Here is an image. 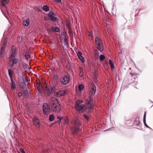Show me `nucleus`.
<instances>
[{
  "label": "nucleus",
  "mask_w": 153,
  "mask_h": 153,
  "mask_svg": "<svg viewBox=\"0 0 153 153\" xmlns=\"http://www.w3.org/2000/svg\"><path fill=\"white\" fill-rule=\"evenodd\" d=\"M52 110L55 112L59 113L61 111L60 105L58 101L55 98L52 99L50 101Z\"/></svg>",
  "instance_id": "f257e3e1"
},
{
  "label": "nucleus",
  "mask_w": 153,
  "mask_h": 153,
  "mask_svg": "<svg viewBox=\"0 0 153 153\" xmlns=\"http://www.w3.org/2000/svg\"><path fill=\"white\" fill-rule=\"evenodd\" d=\"M81 125H74L73 126H70L71 132L73 135L80 133L82 131V127Z\"/></svg>",
  "instance_id": "f03ea898"
},
{
  "label": "nucleus",
  "mask_w": 153,
  "mask_h": 153,
  "mask_svg": "<svg viewBox=\"0 0 153 153\" xmlns=\"http://www.w3.org/2000/svg\"><path fill=\"white\" fill-rule=\"evenodd\" d=\"M95 42L97 48L100 51L103 50V45L100 37H96L95 38Z\"/></svg>",
  "instance_id": "7ed1b4c3"
},
{
  "label": "nucleus",
  "mask_w": 153,
  "mask_h": 153,
  "mask_svg": "<svg viewBox=\"0 0 153 153\" xmlns=\"http://www.w3.org/2000/svg\"><path fill=\"white\" fill-rule=\"evenodd\" d=\"M43 114L46 115H48L51 112L50 106L47 103H44L42 105Z\"/></svg>",
  "instance_id": "20e7f679"
},
{
  "label": "nucleus",
  "mask_w": 153,
  "mask_h": 153,
  "mask_svg": "<svg viewBox=\"0 0 153 153\" xmlns=\"http://www.w3.org/2000/svg\"><path fill=\"white\" fill-rule=\"evenodd\" d=\"M57 118L59 120H58V123L60 124L61 123L62 124H67L68 122V120L67 117H58Z\"/></svg>",
  "instance_id": "39448f33"
},
{
  "label": "nucleus",
  "mask_w": 153,
  "mask_h": 153,
  "mask_svg": "<svg viewBox=\"0 0 153 153\" xmlns=\"http://www.w3.org/2000/svg\"><path fill=\"white\" fill-rule=\"evenodd\" d=\"M19 84L20 87L22 89L24 93L27 94L28 91L27 85L24 79H23L22 81L19 83Z\"/></svg>",
  "instance_id": "423d86ee"
},
{
  "label": "nucleus",
  "mask_w": 153,
  "mask_h": 153,
  "mask_svg": "<svg viewBox=\"0 0 153 153\" xmlns=\"http://www.w3.org/2000/svg\"><path fill=\"white\" fill-rule=\"evenodd\" d=\"M59 80L62 84L65 85L69 82L70 78L68 76L65 75L63 77L60 78Z\"/></svg>",
  "instance_id": "0eeeda50"
},
{
  "label": "nucleus",
  "mask_w": 153,
  "mask_h": 153,
  "mask_svg": "<svg viewBox=\"0 0 153 153\" xmlns=\"http://www.w3.org/2000/svg\"><path fill=\"white\" fill-rule=\"evenodd\" d=\"M55 14L52 11L49 12L48 14V16L49 17L48 19L52 21L53 22H55L57 20V18L55 17Z\"/></svg>",
  "instance_id": "6e6552de"
},
{
  "label": "nucleus",
  "mask_w": 153,
  "mask_h": 153,
  "mask_svg": "<svg viewBox=\"0 0 153 153\" xmlns=\"http://www.w3.org/2000/svg\"><path fill=\"white\" fill-rule=\"evenodd\" d=\"M90 94L91 95H94L96 91V87L94 85V83L91 82L90 83Z\"/></svg>",
  "instance_id": "1a4fd4ad"
},
{
  "label": "nucleus",
  "mask_w": 153,
  "mask_h": 153,
  "mask_svg": "<svg viewBox=\"0 0 153 153\" xmlns=\"http://www.w3.org/2000/svg\"><path fill=\"white\" fill-rule=\"evenodd\" d=\"M75 106L76 109L79 111L85 110V108L86 107L85 105L78 104L76 102Z\"/></svg>",
  "instance_id": "9d476101"
},
{
  "label": "nucleus",
  "mask_w": 153,
  "mask_h": 153,
  "mask_svg": "<svg viewBox=\"0 0 153 153\" xmlns=\"http://www.w3.org/2000/svg\"><path fill=\"white\" fill-rule=\"evenodd\" d=\"M20 62L21 61L19 59L13 58L10 60L9 64L10 67H12L14 64Z\"/></svg>",
  "instance_id": "9b49d317"
},
{
  "label": "nucleus",
  "mask_w": 153,
  "mask_h": 153,
  "mask_svg": "<svg viewBox=\"0 0 153 153\" xmlns=\"http://www.w3.org/2000/svg\"><path fill=\"white\" fill-rule=\"evenodd\" d=\"M55 87L54 86L46 87V89L47 91V95L48 96H49L50 94L51 93L54 91Z\"/></svg>",
  "instance_id": "f8f14e48"
},
{
  "label": "nucleus",
  "mask_w": 153,
  "mask_h": 153,
  "mask_svg": "<svg viewBox=\"0 0 153 153\" xmlns=\"http://www.w3.org/2000/svg\"><path fill=\"white\" fill-rule=\"evenodd\" d=\"M92 100V98L90 97L87 100V101L86 102V105L90 109H91L93 108L94 107L93 105H91V102Z\"/></svg>",
  "instance_id": "ddd939ff"
},
{
  "label": "nucleus",
  "mask_w": 153,
  "mask_h": 153,
  "mask_svg": "<svg viewBox=\"0 0 153 153\" xmlns=\"http://www.w3.org/2000/svg\"><path fill=\"white\" fill-rule=\"evenodd\" d=\"M16 51V50L15 49H12L11 51L10 55V58H15L17 54Z\"/></svg>",
  "instance_id": "4468645a"
},
{
  "label": "nucleus",
  "mask_w": 153,
  "mask_h": 153,
  "mask_svg": "<svg viewBox=\"0 0 153 153\" xmlns=\"http://www.w3.org/2000/svg\"><path fill=\"white\" fill-rule=\"evenodd\" d=\"M82 54L80 52H79L77 53V56L82 63H84L85 62V59L82 56Z\"/></svg>",
  "instance_id": "2eb2a0df"
},
{
  "label": "nucleus",
  "mask_w": 153,
  "mask_h": 153,
  "mask_svg": "<svg viewBox=\"0 0 153 153\" xmlns=\"http://www.w3.org/2000/svg\"><path fill=\"white\" fill-rule=\"evenodd\" d=\"M24 55L25 59L27 60H28V59H29L30 56L29 51L28 50H24Z\"/></svg>",
  "instance_id": "dca6fc26"
},
{
  "label": "nucleus",
  "mask_w": 153,
  "mask_h": 153,
  "mask_svg": "<svg viewBox=\"0 0 153 153\" xmlns=\"http://www.w3.org/2000/svg\"><path fill=\"white\" fill-rule=\"evenodd\" d=\"M131 127L143 131H144L145 130L143 128V125H131Z\"/></svg>",
  "instance_id": "f3484780"
},
{
  "label": "nucleus",
  "mask_w": 153,
  "mask_h": 153,
  "mask_svg": "<svg viewBox=\"0 0 153 153\" xmlns=\"http://www.w3.org/2000/svg\"><path fill=\"white\" fill-rule=\"evenodd\" d=\"M10 84L11 88L13 90H14L16 89V84L13 78L10 79Z\"/></svg>",
  "instance_id": "a211bd4d"
},
{
  "label": "nucleus",
  "mask_w": 153,
  "mask_h": 153,
  "mask_svg": "<svg viewBox=\"0 0 153 153\" xmlns=\"http://www.w3.org/2000/svg\"><path fill=\"white\" fill-rule=\"evenodd\" d=\"M29 24V20L28 19H27L26 20H24L23 21V25L26 26L27 27Z\"/></svg>",
  "instance_id": "6ab92c4d"
},
{
  "label": "nucleus",
  "mask_w": 153,
  "mask_h": 153,
  "mask_svg": "<svg viewBox=\"0 0 153 153\" xmlns=\"http://www.w3.org/2000/svg\"><path fill=\"white\" fill-rule=\"evenodd\" d=\"M141 123L138 118L135 119L133 122V124L134 125L140 124Z\"/></svg>",
  "instance_id": "aec40b11"
},
{
  "label": "nucleus",
  "mask_w": 153,
  "mask_h": 153,
  "mask_svg": "<svg viewBox=\"0 0 153 153\" xmlns=\"http://www.w3.org/2000/svg\"><path fill=\"white\" fill-rule=\"evenodd\" d=\"M8 72L10 79L13 78L12 76L14 73L13 71L10 69H9L8 70Z\"/></svg>",
  "instance_id": "412c9836"
},
{
  "label": "nucleus",
  "mask_w": 153,
  "mask_h": 153,
  "mask_svg": "<svg viewBox=\"0 0 153 153\" xmlns=\"http://www.w3.org/2000/svg\"><path fill=\"white\" fill-rule=\"evenodd\" d=\"M79 72L80 76L82 77L83 76V70L82 68L80 67L79 68Z\"/></svg>",
  "instance_id": "4be33fe9"
},
{
  "label": "nucleus",
  "mask_w": 153,
  "mask_h": 153,
  "mask_svg": "<svg viewBox=\"0 0 153 153\" xmlns=\"http://www.w3.org/2000/svg\"><path fill=\"white\" fill-rule=\"evenodd\" d=\"M9 1V0H2L1 2L2 6L5 7L6 4H7Z\"/></svg>",
  "instance_id": "5701e85b"
},
{
  "label": "nucleus",
  "mask_w": 153,
  "mask_h": 153,
  "mask_svg": "<svg viewBox=\"0 0 153 153\" xmlns=\"http://www.w3.org/2000/svg\"><path fill=\"white\" fill-rule=\"evenodd\" d=\"M33 120L34 124H39V120L36 117H35L33 118Z\"/></svg>",
  "instance_id": "b1692460"
},
{
  "label": "nucleus",
  "mask_w": 153,
  "mask_h": 153,
  "mask_svg": "<svg viewBox=\"0 0 153 153\" xmlns=\"http://www.w3.org/2000/svg\"><path fill=\"white\" fill-rule=\"evenodd\" d=\"M22 67L24 70H27L29 68L28 65L25 62L23 63Z\"/></svg>",
  "instance_id": "393cba45"
},
{
  "label": "nucleus",
  "mask_w": 153,
  "mask_h": 153,
  "mask_svg": "<svg viewBox=\"0 0 153 153\" xmlns=\"http://www.w3.org/2000/svg\"><path fill=\"white\" fill-rule=\"evenodd\" d=\"M43 9L45 12H47L49 10V8L48 6L47 5H45L42 7Z\"/></svg>",
  "instance_id": "a878e982"
},
{
  "label": "nucleus",
  "mask_w": 153,
  "mask_h": 153,
  "mask_svg": "<svg viewBox=\"0 0 153 153\" xmlns=\"http://www.w3.org/2000/svg\"><path fill=\"white\" fill-rule=\"evenodd\" d=\"M78 89L80 91H82L84 88V86L82 84L79 85L78 86Z\"/></svg>",
  "instance_id": "bb28decb"
},
{
  "label": "nucleus",
  "mask_w": 153,
  "mask_h": 153,
  "mask_svg": "<svg viewBox=\"0 0 153 153\" xmlns=\"http://www.w3.org/2000/svg\"><path fill=\"white\" fill-rule=\"evenodd\" d=\"M59 94L60 96H63L65 94V91L62 90H61L58 91Z\"/></svg>",
  "instance_id": "cd10ccee"
},
{
  "label": "nucleus",
  "mask_w": 153,
  "mask_h": 153,
  "mask_svg": "<svg viewBox=\"0 0 153 153\" xmlns=\"http://www.w3.org/2000/svg\"><path fill=\"white\" fill-rule=\"evenodd\" d=\"M54 119V117L53 114H51L49 117V120L51 121H52Z\"/></svg>",
  "instance_id": "c85d7f7f"
},
{
  "label": "nucleus",
  "mask_w": 153,
  "mask_h": 153,
  "mask_svg": "<svg viewBox=\"0 0 153 153\" xmlns=\"http://www.w3.org/2000/svg\"><path fill=\"white\" fill-rule=\"evenodd\" d=\"M105 59V56L103 55H101L100 56V61H103Z\"/></svg>",
  "instance_id": "c756f323"
},
{
  "label": "nucleus",
  "mask_w": 153,
  "mask_h": 153,
  "mask_svg": "<svg viewBox=\"0 0 153 153\" xmlns=\"http://www.w3.org/2000/svg\"><path fill=\"white\" fill-rule=\"evenodd\" d=\"M83 116L87 121H88L89 120V117L86 114H84L83 115Z\"/></svg>",
  "instance_id": "7c9ffc66"
},
{
  "label": "nucleus",
  "mask_w": 153,
  "mask_h": 153,
  "mask_svg": "<svg viewBox=\"0 0 153 153\" xmlns=\"http://www.w3.org/2000/svg\"><path fill=\"white\" fill-rule=\"evenodd\" d=\"M109 129H112L113 130H115L116 131H117V128H115L114 127H112L111 128H108V129L104 130V131H105L109 130Z\"/></svg>",
  "instance_id": "2f4dec72"
},
{
  "label": "nucleus",
  "mask_w": 153,
  "mask_h": 153,
  "mask_svg": "<svg viewBox=\"0 0 153 153\" xmlns=\"http://www.w3.org/2000/svg\"><path fill=\"white\" fill-rule=\"evenodd\" d=\"M60 30L59 28L58 27H54V31L56 32H59V31Z\"/></svg>",
  "instance_id": "473e14b6"
},
{
  "label": "nucleus",
  "mask_w": 153,
  "mask_h": 153,
  "mask_svg": "<svg viewBox=\"0 0 153 153\" xmlns=\"http://www.w3.org/2000/svg\"><path fill=\"white\" fill-rule=\"evenodd\" d=\"M3 51V47H1V51H0V56L2 58L3 56V54H2V52Z\"/></svg>",
  "instance_id": "72a5a7b5"
},
{
  "label": "nucleus",
  "mask_w": 153,
  "mask_h": 153,
  "mask_svg": "<svg viewBox=\"0 0 153 153\" xmlns=\"http://www.w3.org/2000/svg\"><path fill=\"white\" fill-rule=\"evenodd\" d=\"M110 65L111 69H115V67L114 65V63L113 64H111Z\"/></svg>",
  "instance_id": "f704fd0d"
},
{
  "label": "nucleus",
  "mask_w": 153,
  "mask_h": 153,
  "mask_svg": "<svg viewBox=\"0 0 153 153\" xmlns=\"http://www.w3.org/2000/svg\"><path fill=\"white\" fill-rule=\"evenodd\" d=\"M59 92L58 91L57 92H56L55 93V96H57V97H60V95L59 94Z\"/></svg>",
  "instance_id": "c9c22d12"
},
{
  "label": "nucleus",
  "mask_w": 153,
  "mask_h": 153,
  "mask_svg": "<svg viewBox=\"0 0 153 153\" xmlns=\"http://www.w3.org/2000/svg\"><path fill=\"white\" fill-rule=\"evenodd\" d=\"M54 27H52L50 28V32L54 31Z\"/></svg>",
  "instance_id": "e433bc0d"
},
{
  "label": "nucleus",
  "mask_w": 153,
  "mask_h": 153,
  "mask_svg": "<svg viewBox=\"0 0 153 153\" xmlns=\"http://www.w3.org/2000/svg\"><path fill=\"white\" fill-rule=\"evenodd\" d=\"M18 95L19 97H21L22 96V94L21 92H19L18 93Z\"/></svg>",
  "instance_id": "4c0bfd02"
},
{
  "label": "nucleus",
  "mask_w": 153,
  "mask_h": 153,
  "mask_svg": "<svg viewBox=\"0 0 153 153\" xmlns=\"http://www.w3.org/2000/svg\"><path fill=\"white\" fill-rule=\"evenodd\" d=\"M143 127L144 128H145V127L149 128H150V127L148 126V125H143Z\"/></svg>",
  "instance_id": "58836bf2"
},
{
  "label": "nucleus",
  "mask_w": 153,
  "mask_h": 153,
  "mask_svg": "<svg viewBox=\"0 0 153 153\" xmlns=\"http://www.w3.org/2000/svg\"><path fill=\"white\" fill-rule=\"evenodd\" d=\"M109 63L110 65L113 64V62L111 59L109 60Z\"/></svg>",
  "instance_id": "ea45409f"
},
{
  "label": "nucleus",
  "mask_w": 153,
  "mask_h": 153,
  "mask_svg": "<svg viewBox=\"0 0 153 153\" xmlns=\"http://www.w3.org/2000/svg\"><path fill=\"white\" fill-rule=\"evenodd\" d=\"M146 112H145L144 115L143 119H146Z\"/></svg>",
  "instance_id": "a19ab883"
},
{
  "label": "nucleus",
  "mask_w": 153,
  "mask_h": 153,
  "mask_svg": "<svg viewBox=\"0 0 153 153\" xmlns=\"http://www.w3.org/2000/svg\"><path fill=\"white\" fill-rule=\"evenodd\" d=\"M143 122L144 124H145V125L147 124L146 123V119H143Z\"/></svg>",
  "instance_id": "79ce46f5"
},
{
  "label": "nucleus",
  "mask_w": 153,
  "mask_h": 153,
  "mask_svg": "<svg viewBox=\"0 0 153 153\" xmlns=\"http://www.w3.org/2000/svg\"><path fill=\"white\" fill-rule=\"evenodd\" d=\"M57 3H60L61 2V0H55Z\"/></svg>",
  "instance_id": "37998d69"
},
{
  "label": "nucleus",
  "mask_w": 153,
  "mask_h": 153,
  "mask_svg": "<svg viewBox=\"0 0 153 153\" xmlns=\"http://www.w3.org/2000/svg\"><path fill=\"white\" fill-rule=\"evenodd\" d=\"M22 39V37H19V39H18V41L19 42H20L21 41V39Z\"/></svg>",
  "instance_id": "c03bdc74"
},
{
  "label": "nucleus",
  "mask_w": 153,
  "mask_h": 153,
  "mask_svg": "<svg viewBox=\"0 0 153 153\" xmlns=\"http://www.w3.org/2000/svg\"><path fill=\"white\" fill-rule=\"evenodd\" d=\"M47 30L48 31V32H50V28L49 29V28H48L47 29Z\"/></svg>",
  "instance_id": "a18cd8bd"
},
{
  "label": "nucleus",
  "mask_w": 153,
  "mask_h": 153,
  "mask_svg": "<svg viewBox=\"0 0 153 153\" xmlns=\"http://www.w3.org/2000/svg\"><path fill=\"white\" fill-rule=\"evenodd\" d=\"M22 153H25V151L24 150H23L22 151Z\"/></svg>",
  "instance_id": "49530a36"
},
{
  "label": "nucleus",
  "mask_w": 153,
  "mask_h": 153,
  "mask_svg": "<svg viewBox=\"0 0 153 153\" xmlns=\"http://www.w3.org/2000/svg\"><path fill=\"white\" fill-rule=\"evenodd\" d=\"M82 100H80V103H82Z\"/></svg>",
  "instance_id": "de8ad7c7"
},
{
  "label": "nucleus",
  "mask_w": 153,
  "mask_h": 153,
  "mask_svg": "<svg viewBox=\"0 0 153 153\" xmlns=\"http://www.w3.org/2000/svg\"><path fill=\"white\" fill-rule=\"evenodd\" d=\"M126 128H130V127H127V126H126Z\"/></svg>",
  "instance_id": "09e8293b"
},
{
  "label": "nucleus",
  "mask_w": 153,
  "mask_h": 153,
  "mask_svg": "<svg viewBox=\"0 0 153 153\" xmlns=\"http://www.w3.org/2000/svg\"><path fill=\"white\" fill-rule=\"evenodd\" d=\"M36 125V126H38L39 127H40V125Z\"/></svg>",
  "instance_id": "8fccbe9b"
},
{
  "label": "nucleus",
  "mask_w": 153,
  "mask_h": 153,
  "mask_svg": "<svg viewBox=\"0 0 153 153\" xmlns=\"http://www.w3.org/2000/svg\"><path fill=\"white\" fill-rule=\"evenodd\" d=\"M146 136H147V135H145L144 136V137L145 138V137H146Z\"/></svg>",
  "instance_id": "3c124183"
},
{
  "label": "nucleus",
  "mask_w": 153,
  "mask_h": 153,
  "mask_svg": "<svg viewBox=\"0 0 153 153\" xmlns=\"http://www.w3.org/2000/svg\"><path fill=\"white\" fill-rule=\"evenodd\" d=\"M99 125L100 126V125ZM101 125V126H102V127H104L103 126H103V125L104 126V125Z\"/></svg>",
  "instance_id": "603ef678"
},
{
  "label": "nucleus",
  "mask_w": 153,
  "mask_h": 153,
  "mask_svg": "<svg viewBox=\"0 0 153 153\" xmlns=\"http://www.w3.org/2000/svg\"><path fill=\"white\" fill-rule=\"evenodd\" d=\"M15 125V126H16V127H17L16 125Z\"/></svg>",
  "instance_id": "864d4df0"
},
{
  "label": "nucleus",
  "mask_w": 153,
  "mask_h": 153,
  "mask_svg": "<svg viewBox=\"0 0 153 153\" xmlns=\"http://www.w3.org/2000/svg\"><path fill=\"white\" fill-rule=\"evenodd\" d=\"M50 125V127H51V126H52L53 125Z\"/></svg>",
  "instance_id": "5fc2aeb1"
},
{
  "label": "nucleus",
  "mask_w": 153,
  "mask_h": 153,
  "mask_svg": "<svg viewBox=\"0 0 153 153\" xmlns=\"http://www.w3.org/2000/svg\"><path fill=\"white\" fill-rule=\"evenodd\" d=\"M97 126H98V125H97Z\"/></svg>",
  "instance_id": "6e6d98bb"
}]
</instances>
